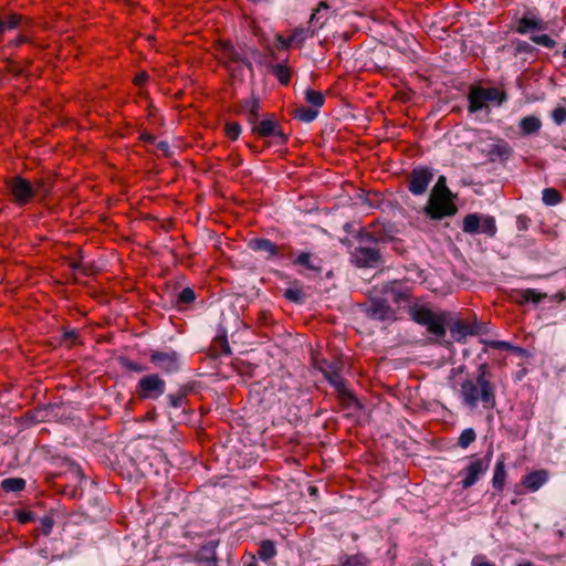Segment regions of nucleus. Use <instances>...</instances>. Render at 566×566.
Listing matches in <instances>:
<instances>
[{"instance_id":"29","label":"nucleus","mask_w":566,"mask_h":566,"mask_svg":"<svg viewBox=\"0 0 566 566\" xmlns=\"http://www.w3.org/2000/svg\"><path fill=\"white\" fill-rule=\"evenodd\" d=\"M316 33L314 28L308 25L307 28H297L291 35V41L296 44H302L307 38L313 36Z\"/></svg>"},{"instance_id":"26","label":"nucleus","mask_w":566,"mask_h":566,"mask_svg":"<svg viewBox=\"0 0 566 566\" xmlns=\"http://www.w3.org/2000/svg\"><path fill=\"white\" fill-rule=\"evenodd\" d=\"M481 216L478 213L467 214L463 219V231L469 234L480 233Z\"/></svg>"},{"instance_id":"3","label":"nucleus","mask_w":566,"mask_h":566,"mask_svg":"<svg viewBox=\"0 0 566 566\" xmlns=\"http://www.w3.org/2000/svg\"><path fill=\"white\" fill-rule=\"evenodd\" d=\"M408 314L415 323L424 326L428 333L438 339L446 336L447 312H433L428 305L410 303L408 305Z\"/></svg>"},{"instance_id":"37","label":"nucleus","mask_w":566,"mask_h":566,"mask_svg":"<svg viewBox=\"0 0 566 566\" xmlns=\"http://www.w3.org/2000/svg\"><path fill=\"white\" fill-rule=\"evenodd\" d=\"M305 101L314 107H321L324 104V95L319 91L306 90Z\"/></svg>"},{"instance_id":"24","label":"nucleus","mask_w":566,"mask_h":566,"mask_svg":"<svg viewBox=\"0 0 566 566\" xmlns=\"http://www.w3.org/2000/svg\"><path fill=\"white\" fill-rule=\"evenodd\" d=\"M505 480H506V470H505L504 460H499L494 468V474H493V479H492L493 488L496 489L497 491H502L505 485Z\"/></svg>"},{"instance_id":"9","label":"nucleus","mask_w":566,"mask_h":566,"mask_svg":"<svg viewBox=\"0 0 566 566\" xmlns=\"http://www.w3.org/2000/svg\"><path fill=\"white\" fill-rule=\"evenodd\" d=\"M166 382L157 374H150L139 379L136 388L140 399H155L165 392Z\"/></svg>"},{"instance_id":"43","label":"nucleus","mask_w":566,"mask_h":566,"mask_svg":"<svg viewBox=\"0 0 566 566\" xmlns=\"http://www.w3.org/2000/svg\"><path fill=\"white\" fill-rule=\"evenodd\" d=\"M535 48L525 41H516L514 43V55L520 54H533L535 52Z\"/></svg>"},{"instance_id":"63","label":"nucleus","mask_w":566,"mask_h":566,"mask_svg":"<svg viewBox=\"0 0 566 566\" xmlns=\"http://www.w3.org/2000/svg\"><path fill=\"white\" fill-rule=\"evenodd\" d=\"M517 566H534L532 563L518 564Z\"/></svg>"},{"instance_id":"11","label":"nucleus","mask_w":566,"mask_h":566,"mask_svg":"<svg viewBox=\"0 0 566 566\" xmlns=\"http://www.w3.org/2000/svg\"><path fill=\"white\" fill-rule=\"evenodd\" d=\"M366 314L368 317L380 322H391L397 318L396 311L388 304L387 300L379 297L370 300Z\"/></svg>"},{"instance_id":"51","label":"nucleus","mask_w":566,"mask_h":566,"mask_svg":"<svg viewBox=\"0 0 566 566\" xmlns=\"http://www.w3.org/2000/svg\"><path fill=\"white\" fill-rule=\"evenodd\" d=\"M277 42L281 44L283 49H289L292 44H294L293 41H291V36L285 39L282 35L276 36Z\"/></svg>"},{"instance_id":"58","label":"nucleus","mask_w":566,"mask_h":566,"mask_svg":"<svg viewBox=\"0 0 566 566\" xmlns=\"http://www.w3.org/2000/svg\"><path fill=\"white\" fill-rule=\"evenodd\" d=\"M142 138H143L145 142H151V143H153V142L155 140L154 136L148 135V134L143 135V136H142Z\"/></svg>"},{"instance_id":"34","label":"nucleus","mask_w":566,"mask_h":566,"mask_svg":"<svg viewBox=\"0 0 566 566\" xmlns=\"http://www.w3.org/2000/svg\"><path fill=\"white\" fill-rule=\"evenodd\" d=\"M340 566H369V562L361 554L347 555L340 560Z\"/></svg>"},{"instance_id":"39","label":"nucleus","mask_w":566,"mask_h":566,"mask_svg":"<svg viewBox=\"0 0 566 566\" xmlns=\"http://www.w3.org/2000/svg\"><path fill=\"white\" fill-rule=\"evenodd\" d=\"M21 21V17L18 14H10L6 19H0V34L3 33L6 29H14L19 25Z\"/></svg>"},{"instance_id":"7","label":"nucleus","mask_w":566,"mask_h":566,"mask_svg":"<svg viewBox=\"0 0 566 566\" xmlns=\"http://www.w3.org/2000/svg\"><path fill=\"white\" fill-rule=\"evenodd\" d=\"M6 187L11 196L12 202L18 206H24L35 197V189H33V185L20 176L7 179Z\"/></svg>"},{"instance_id":"21","label":"nucleus","mask_w":566,"mask_h":566,"mask_svg":"<svg viewBox=\"0 0 566 566\" xmlns=\"http://www.w3.org/2000/svg\"><path fill=\"white\" fill-rule=\"evenodd\" d=\"M242 111L247 115V119L250 124L254 125L259 119L260 104L255 97L247 98L241 104Z\"/></svg>"},{"instance_id":"50","label":"nucleus","mask_w":566,"mask_h":566,"mask_svg":"<svg viewBox=\"0 0 566 566\" xmlns=\"http://www.w3.org/2000/svg\"><path fill=\"white\" fill-rule=\"evenodd\" d=\"M157 149L160 150L165 156H170V146L168 142L161 140L156 145Z\"/></svg>"},{"instance_id":"48","label":"nucleus","mask_w":566,"mask_h":566,"mask_svg":"<svg viewBox=\"0 0 566 566\" xmlns=\"http://www.w3.org/2000/svg\"><path fill=\"white\" fill-rule=\"evenodd\" d=\"M33 189H35V196L38 193L42 196H46L50 192V187L46 186L45 181L43 179H36L34 181Z\"/></svg>"},{"instance_id":"64","label":"nucleus","mask_w":566,"mask_h":566,"mask_svg":"<svg viewBox=\"0 0 566 566\" xmlns=\"http://www.w3.org/2000/svg\"><path fill=\"white\" fill-rule=\"evenodd\" d=\"M517 503H518V500H517V499H513V500H511V504H512V505H516Z\"/></svg>"},{"instance_id":"61","label":"nucleus","mask_w":566,"mask_h":566,"mask_svg":"<svg viewBox=\"0 0 566 566\" xmlns=\"http://www.w3.org/2000/svg\"><path fill=\"white\" fill-rule=\"evenodd\" d=\"M245 566H258L256 562L254 559H252L248 565Z\"/></svg>"},{"instance_id":"12","label":"nucleus","mask_w":566,"mask_h":566,"mask_svg":"<svg viewBox=\"0 0 566 566\" xmlns=\"http://www.w3.org/2000/svg\"><path fill=\"white\" fill-rule=\"evenodd\" d=\"M150 361L167 373L175 371L178 368V358L175 352L154 350L150 354Z\"/></svg>"},{"instance_id":"32","label":"nucleus","mask_w":566,"mask_h":566,"mask_svg":"<svg viewBox=\"0 0 566 566\" xmlns=\"http://www.w3.org/2000/svg\"><path fill=\"white\" fill-rule=\"evenodd\" d=\"M295 118L304 122V123H311L313 122L317 115V109L311 108V107H298L294 111Z\"/></svg>"},{"instance_id":"22","label":"nucleus","mask_w":566,"mask_h":566,"mask_svg":"<svg viewBox=\"0 0 566 566\" xmlns=\"http://www.w3.org/2000/svg\"><path fill=\"white\" fill-rule=\"evenodd\" d=\"M545 23L541 20L534 18L523 17L518 20L516 32L520 34H525L533 30H544Z\"/></svg>"},{"instance_id":"45","label":"nucleus","mask_w":566,"mask_h":566,"mask_svg":"<svg viewBox=\"0 0 566 566\" xmlns=\"http://www.w3.org/2000/svg\"><path fill=\"white\" fill-rule=\"evenodd\" d=\"M224 133L230 139L235 140L241 134V126L238 123H227Z\"/></svg>"},{"instance_id":"35","label":"nucleus","mask_w":566,"mask_h":566,"mask_svg":"<svg viewBox=\"0 0 566 566\" xmlns=\"http://www.w3.org/2000/svg\"><path fill=\"white\" fill-rule=\"evenodd\" d=\"M543 202L547 206H556L558 205L563 197L559 191L554 188H546L543 190Z\"/></svg>"},{"instance_id":"1","label":"nucleus","mask_w":566,"mask_h":566,"mask_svg":"<svg viewBox=\"0 0 566 566\" xmlns=\"http://www.w3.org/2000/svg\"><path fill=\"white\" fill-rule=\"evenodd\" d=\"M488 376V365L481 364L476 377L467 378L461 384L460 397L469 408L474 409L481 403L484 409L490 410L496 406L495 387Z\"/></svg>"},{"instance_id":"33","label":"nucleus","mask_w":566,"mask_h":566,"mask_svg":"<svg viewBox=\"0 0 566 566\" xmlns=\"http://www.w3.org/2000/svg\"><path fill=\"white\" fill-rule=\"evenodd\" d=\"M495 219L491 216L481 217L480 233H484L489 237H494L496 233Z\"/></svg>"},{"instance_id":"5","label":"nucleus","mask_w":566,"mask_h":566,"mask_svg":"<svg viewBox=\"0 0 566 566\" xmlns=\"http://www.w3.org/2000/svg\"><path fill=\"white\" fill-rule=\"evenodd\" d=\"M217 57L220 63L229 71L231 76H239L244 67L252 70L248 62L229 42H221L217 46Z\"/></svg>"},{"instance_id":"53","label":"nucleus","mask_w":566,"mask_h":566,"mask_svg":"<svg viewBox=\"0 0 566 566\" xmlns=\"http://www.w3.org/2000/svg\"><path fill=\"white\" fill-rule=\"evenodd\" d=\"M491 347H492V348H496V349H507V348H510L511 346H510V344H509V343H506V342H499V340H497V342H492V343H491Z\"/></svg>"},{"instance_id":"62","label":"nucleus","mask_w":566,"mask_h":566,"mask_svg":"<svg viewBox=\"0 0 566 566\" xmlns=\"http://www.w3.org/2000/svg\"><path fill=\"white\" fill-rule=\"evenodd\" d=\"M22 42H24V39L23 38H19L17 41H15V44L19 45L21 44Z\"/></svg>"},{"instance_id":"31","label":"nucleus","mask_w":566,"mask_h":566,"mask_svg":"<svg viewBox=\"0 0 566 566\" xmlns=\"http://www.w3.org/2000/svg\"><path fill=\"white\" fill-rule=\"evenodd\" d=\"M261 559L269 560L276 555V548L272 541H262L258 551Z\"/></svg>"},{"instance_id":"56","label":"nucleus","mask_w":566,"mask_h":566,"mask_svg":"<svg viewBox=\"0 0 566 566\" xmlns=\"http://www.w3.org/2000/svg\"><path fill=\"white\" fill-rule=\"evenodd\" d=\"M222 353L226 354V355H230L231 354V348L229 346L228 343H224L223 346H222Z\"/></svg>"},{"instance_id":"25","label":"nucleus","mask_w":566,"mask_h":566,"mask_svg":"<svg viewBox=\"0 0 566 566\" xmlns=\"http://www.w3.org/2000/svg\"><path fill=\"white\" fill-rule=\"evenodd\" d=\"M270 72L277 78V81L283 84L287 85L291 80V70L289 66L282 63L271 64L269 65Z\"/></svg>"},{"instance_id":"49","label":"nucleus","mask_w":566,"mask_h":566,"mask_svg":"<svg viewBox=\"0 0 566 566\" xmlns=\"http://www.w3.org/2000/svg\"><path fill=\"white\" fill-rule=\"evenodd\" d=\"M18 521L22 524H27L34 518V514L30 511H19L17 513Z\"/></svg>"},{"instance_id":"15","label":"nucleus","mask_w":566,"mask_h":566,"mask_svg":"<svg viewBox=\"0 0 566 566\" xmlns=\"http://www.w3.org/2000/svg\"><path fill=\"white\" fill-rule=\"evenodd\" d=\"M548 480V472L546 470H536L526 474L522 480V485L531 491H538Z\"/></svg>"},{"instance_id":"41","label":"nucleus","mask_w":566,"mask_h":566,"mask_svg":"<svg viewBox=\"0 0 566 566\" xmlns=\"http://www.w3.org/2000/svg\"><path fill=\"white\" fill-rule=\"evenodd\" d=\"M284 296L289 301L294 302V303H303V301L305 298L304 292L298 287H290V289L285 290Z\"/></svg>"},{"instance_id":"36","label":"nucleus","mask_w":566,"mask_h":566,"mask_svg":"<svg viewBox=\"0 0 566 566\" xmlns=\"http://www.w3.org/2000/svg\"><path fill=\"white\" fill-rule=\"evenodd\" d=\"M430 195H438L441 197H454L453 193L447 186V179L444 176H440Z\"/></svg>"},{"instance_id":"27","label":"nucleus","mask_w":566,"mask_h":566,"mask_svg":"<svg viewBox=\"0 0 566 566\" xmlns=\"http://www.w3.org/2000/svg\"><path fill=\"white\" fill-rule=\"evenodd\" d=\"M295 263L317 273L322 271L321 262L318 260H312L311 254L307 252L301 253L295 260Z\"/></svg>"},{"instance_id":"14","label":"nucleus","mask_w":566,"mask_h":566,"mask_svg":"<svg viewBox=\"0 0 566 566\" xmlns=\"http://www.w3.org/2000/svg\"><path fill=\"white\" fill-rule=\"evenodd\" d=\"M483 151L491 161H495L497 159L507 160L513 153L509 143H506L503 139H500L496 143L488 145Z\"/></svg>"},{"instance_id":"17","label":"nucleus","mask_w":566,"mask_h":566,"mask_svg":"<svg viewBox=\"0 0 566 566\" xmlns=\"http://www.w3.org/2000/svg\"><path fill=\"white\" fill-rule=\"evenodd\" d=\"M469 112L475 113L486 106V98H484L483 86H471L468 95Z\"/></svg>"},{"instance_id":"13","label":"nucleus","mask_w":566,"mask_h":566,"mask_svg":"<svg viewBox=\"0 0 566 566\" xmlns=\"http://www.w3.org/2000/svg\"><path fill=\"white\" fill-rule=\"evenodd\" d=\"M252 132L260 137L275 136L279 137L282 143L286 140V135L281 130L277 122L272 118L263 119L260 123L256 122L253 125Z\"/></svg>"},{"instance_id":"8","label":"nucleus","mask_w":566,"mask_h":566,"mask_svg":"<svg viewBox=\"0 0 566 566\" xmlns=\"http://www.w3.org/2000/svg\"><path fill=\"white\" fill-rule=\"evenodd\" d=\"M492 451H489L483 458H471L469 464L464 468L462 473V488L469 489L474 485L480 476L490 468Z\"/></svg>"},{"instance_id":"42","label":"nucleus","mask_w":566,"mask_h":566,"mask_svg":"<svg viewBox=\"0 0 566 566\" xmlns=\"http://www.w3.org/2000/svg\"><path fill=\"white\" fill-rule=\"evenodd\" d=\"M195 291L190 287H185L177 296L178 304H190L195 301Z\"/></svg>"},{"instance_id":"20","label":"nucleus","mask_w":566,"mask_h":566,"mask_svg":"<svg viewBox=\"0 0 566 566\" xmlns=\"http://www.w3.org/2000/svg\"><path fill=\"white\" fill-rule=\"evenodd\" d=\"M249 247L256 252H263L269 258L275 256L279 254V248L275 243L270 241L269 239H253L249 242Z\"/></svg>"},{"instance_id":"44","label":"nucleus","mask_w":566,"mask_h":566,"mask_svg":"<svg viewBox=\"0 0 566 566\" xmlns=\"http://www.w3.org/2000/svg\"><path fill=\"white\" fill-rule=\"evenodd\" d=\"M531 40L534 43L543 45V46L548 48V49H553L556 45V42L551 36H548L547 34L532 35Z\"/></svg>"},{"instance_id":"47","label":"nucleus","mask_w":566,"mask_h":566,"mask_svg":"<svg viewBox=\"0 0 566 566\" xmlns=\"http://www.w3.org/2000/svg\"><path fill=\"white\" fill-rule=\"evenodd\" d=\"M552 118L555 124L562 125L566 122V107L557 106L552 111Z\"/></svg>"},{"instance_id":"23","label":"nucleus","mask_w":566,"mask_h":566,"mask_svg":"<svg viewBox=\"0 0 566 566\" xmlns=\"http://www.w3.org/2000/svg\"><path fill=\"white\" fill-rule=\"evenodd\" d=\"M520 128L524 135L536 134L541 127L542 122L535 115L525 116L520 120Z\"/></svg>"},{"instance_id":"10","label":"nucleus","mask_w":566,"mask_h":566,"mask_svg":"<svg viewBox=\"0 0 566 566\" xmlns=\"http://www.w3.org/2000/svg\"><path fill=\"white\" fill-rule=\"evenodd\" d=\"M433 180V172L427 167L413 168L407 177L408 190L416 196L423 195Z\"/></svg>"},{"instance_id":"40","label":"nucleus","mask_w":566,"mask_h":566,"mask_svg":"<svg viewBox=\"0 0 566 566\" xmlns=\"http://www.w3.org/2000/svg\"><path fill=\"white\" fill-rule=\"evenodd\" d=\"M167 398L172 408H180L187 401V391L185 389H180L177 394L169 395Z\"/></svg>"},{"instance_id":"30","label":"nucleus","mask_w":566,"mask_h":566,"mask_svg":"<svg viewBox=\"0 0 566 566\" xmlns=\"http://www.w3.org/2000/svg\"><path fill=\"white\" fill-rule=\"evenodd\" d=\"M486 102H496L499 105L506 101V93L496 87H484Z\"/></svg>"},{"instance_id":"6","label":"nucleus","mask_w":566,"mask_h":566,"mask_svg":"<svg viewBox=\"0 0 566 566\" xmlns=\"http://www.w3.org/2000/svg\"><path fill=\"white\" fill-rule=\"evenodd\" d=\"M454 197H441L430 195L423 212L431 220H441L446 217H452L458 212V207L453 202Z\"/></svg>"},{"instance_id":"46","label":"nucleus","mask_w":566,"mask_h":566,"mask_svg":"<svg viewBox=\"0 0 566 566\" xmlns=\"http://www.w3.org/2000/svg\"><path fill=\"white\" fill-rule=\"evenodd\" d=\"M390 294H391V300L394 303L400 305L402 304L403 302H408L409 301V294L407 291H402V290H396V289H391L390 290Z\"/></svg>"},{"instance_id":"59","label":"nucleus","mask_w":566,"mask_h":566,"mask_svg":"<svg viewBox=\"0 0 566 566\" xmlns=\"http://www.w3.org/2000/svg\"><path fill=\"white\" fill-rule=\"evenodd\" d=\"M64 337L65 338H75L76 337V333L74 331H71V332H66L64 334Z\"/></svg>"},{"instance_id":"18","label":"nucleus","mask_w":566,"mask_h":566,"mask_svg":"<svg viewBox=\"0 0 566 566\" xmlns=\"http://www.w3.org/2000/svg\"><path fill=\"white\" fill-rule=\"evenodd\" d=\"M451 336L458 343L465 340L467 336L476 334L475 329L465 322L458 319L449 326Z\"/></svg>"},{"instance_id":"54","label":"nucleus","mask_w":566,"mask_h":566,"mask_svg":"<svg viewBox=\"0 0 566 566\" xmlns=\"http://www.w3.org/2000/svg\"><path fill=\"white\" fill-rule=\"evenodd\" d=\"M128 369L133 370V371H136V373H140V371H144L146 368L143 367L142 365L139 364H136V363H129L127 365Z\"/></svg>"},{"instance_id":"55","label":"nucleus","mask_w":566,"mask_h":566,"mask_svg":"<svg viewBox=\"0 0 566 566\" xmlns=\"http://www.w3.org/2000/svg\"><path fill=\"white\" fill-rule=\"evenodd\" d=\"M473 565L474 566H495L492 563H489V562H485V560H479V559H474L473 560Z\"/></svg>"},{"instance_id":"28","label":"nucleus","mask_w":566,"mask_h":566,"mask_svg":"<svg viewBox=\"0 0 566 566\" xmlns=\"http://www.w3.org/2000/svg\"><path fill=\"white\" fill-rule=\"evenodd\" d=\"M1 488L6 492H20L25 488V481L22 478H8L2 480Z\"/></svg>"},{"instance_id":"38","label":"nucleus","mask_w":566,"mask_h":566,"mask_svg":"<svg viewBox=\"0 0 566 566\" xmlns=\"http://www.w3.org/2000/svg\"><path fill=\"white\" fill-rule=\"evenodd\" d=\"M476 438L475 431L472 428H468L462 431L459 437L458 444L465 449L468 448Z\"/></svg>"},{"instance_id":"16","label":"nucleus","mask_w":566,"mask_h":566,"mask_svg":"<svg viewBox=\"0 0 566 566\" xmlns=\"http://www.w3.org/2000/svg\"><path fill=\"white\" fill-rule=\"evenodd\" d=\"M547 297L546 293H538L533 289H523L513 291L512 298L518 305H525L528 302L538 304Z\"/></svg>"},{"instance_id":"19","label":"nucleus","mask_w":566,"mask_h":566,"mask_svg":"<svg viewBox=\"0 0 566 566\" xmlns=\"http://www.w3.org/2000/svg\"><path fill=\"white\" fill-rule=\"evenodd\" d=\"M329 10V6L325 1H321L317 8L310 17V25L314 28L315 31L322 29L327 21V13Z\"/></svg>"},{"instance_id":"57","label":"nucleus","mask_w":566,"mask_h":566,"mask_svg":"<svg viewBox=\"0 0 566 566\" xmlns=\"http://www.w3.org/2000/svg\"><path fill=\"white\" fill-rule=\"evenodd\" d=\"M554 297L557 298L558 301H564L566 298V293L562 291L558 294H556Z\"/></svg>"},{"instance_id":"2","label":"nucleus","mask_w":566,"mask_h":566,"mask_svg":"<svg viewBox=\"0 0 566 566\" xmlns=\"http://www.w3.org/2000/svg\"><path fill=\"white\" fill-rule=\"evenodd\" d=\"M387 239L379 230H363L358 234V247L352 252V259L359 268H376L381 264V255L375 247Z\"/></svg>"},{"instance_id":"4","label":"nucleus","mask_w":566,"mask_h":566,"mask_svg":"<svg viewBox=\"0 0 566 566\" xmlns=\"http://www.w3.org/2000/svg\"><path fill=\"white\" fill-rule=\"evenodd\" d=\"M317 368L323 373L328 382L335 387L339 398L346 406H349L355 401V397L346 388L345 381L340 376V370L343 368L340 359L333 358L331 361L323 359L317 363Z\"/></svg>"},{"instance_id":"60","label":"nucleus","mask_w":566,"mask_h":566,"mask_svg":"<svg viewBox=\"0 0 566 566\" xmlns=\"http://www.w3.org/2000/svg\"><path fill=\"white\" fill-rule=\"evenodd\" d=\"M44 526H45V528H46V530H45V533L48 534V533L51 531L52 522H51V521H48V522L44 524Z\"/></svg>"},{"instance_id":"52","label":"nucleus","mask_w":566,"mask_h":566,"mask_svg":"<svg viewBox=\"0 0 566 566\" xmlns=\"http://www.w3.org/2000/svg\"><path fill=\"white\" fill-rule=\"evenodd\" d=\"M147 78H148L147 73L142 72L135 76L134 82L136 85H143L147 81Z\"/></svg>"}]
</instances>
